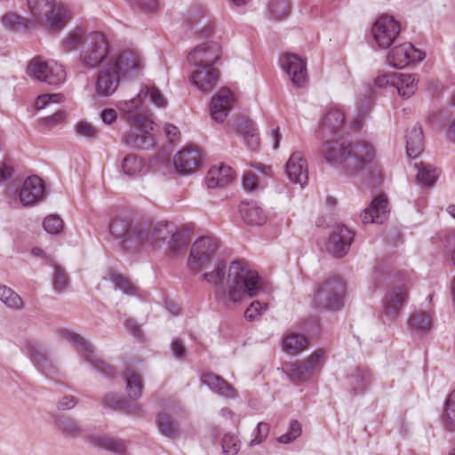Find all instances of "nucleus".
Segmentation results:
<instances>
[{"label": "nucleus", "mask_w": 455, "mask_h": 455, "mask_svg": "<svg viewBox=\"0 0 455 455\" xmlns=\"http://www.w3.org/2000/svg\"><path fill=\"white\" fill-rule=\"evenodd\" d=\"M321 154L326 162L339 164L347 175L364 171L375 155L371 146L364 142L327 140L322 144Z\"/></svg>", "instance_id": "nucleus-1"}, {"label": "nucleus", "mask_w": 455, "mask_h": 455, "mask_svg": "<svg viewBox=\"0 0 455 455\" xmlns=\"http://www.w3.org/2000/svg\"><path fill=\"white\" fill-rule=\"evenodd\" d=\"M226 281L227 287L220 286L217 298L228 308L241 304L245 297H256L262 291L258 272L251 269L242 260L231 262Z\"/></svg>", "instance_id": "nucleus-2"}, {"label": "nucleus", "mask_w": 455, "mask_h": 455, "mask_svg": "<svg viewBox=\"0 0 455 455\" xmlns=\"http://www.w3.org/2000/svg\"><path fill=\"white\" fill-rule=\"evenodd\" d=\"M123 118L140 133L131 130L122 139L123 143L135 149H149L155 146V139L150 133L154 122L150 118L148 106H142L140 99L123 100L117 104Z\"/></svg>", "instance_id": "nucleus-3"}, {"label": "nucleus", "mask_w": 455, "mask_h": 455, "mask_svg": "<svg viewBox=\"0 0 455 455\" xmlns=\"http://www.w3.org/2000/svg\"><path fill=\"white\" fill-rule=\"evenodd\" d=\"M137 236L140 246L149 245L154 250H163L171 257L182 255L187 251L188 241L184 234L178 231L172 222L159 221L153 228L141 224Z\"/></svg>", "instance_id": "nucleus-4"}, {"label": "nucleus", "mask_w": 455, "mask_h": 455, "mask_svg": "<svg viewBox=\"0 0 455 455\" xmlns=\"http://www.w3.org/2000/svg\"><path fill=\"white\" fill-rule=\"evenodd\" d=\"M31 20L35 25L45 22L48 30L60 31L70 20L69 10L54 0H27Z\"/></svg>", "instance_id": "nucleus-5"}, {"label": "nucleus", "mask_w": 455, "mask_h": 455, "mask_svg": "<svg viewBox=\"0 0 455 455\" xmlns=\"http://www.w3.org/2000/svg\"><path fill=\"white\" fill-rule=\"evenodd\" d=\"M345 283L339 278H330L319 283L312 300V307L319 311H338L344 306Z\"/></svg>", "instance_id": "nucleus-6"}, {"label": "nucleus", "mask_w": 455, "mask_h": 455, "mask_svg": "<svg viewBox=\"0 0 455 455\" xmlns=\"http://www.w3.org/2000/svg\"><path fill=\"white\" fill-rule=\"evenodd\" d=\"M109 52L110 44L107 36L101 32L93 31L88 34L79 60L85 68L95 69L107 60Z\"/></svg>", "instance_id": "nucleus-7"}, {"label": "nucleus", "mask_w": 455, "mask_h": 455, "mask_svg": "<svg viewBox=\"0 0 455 455\" xmlns=\"http://www.w3.org/2000/svg\"><path fill=\"white\" fill-rule=\"evenodd\" d=\"M219 247L220 241L215 236L205 235L196 240L188 256L189 269L199 272L206 267L214 259Z\"/></svg>", "instance_id": "nucleus-8"}, {"label": "nucleus", "mask_w": 455, "mask_h": 455, "mask_svg": "<svg viewBox=\"0 0 455 455\" xmlns=\"http://www.w3.org/2000/svg\"><path fill=\"white\" fill-rule=\"evenodd\" d=\"M409 299V290L404 284H394L387 288L381 299L383 322L396 321Z\"/></svg>", "instance_id": "nucleus-9"}, {"label": "nucleus", "mask_w": 455, "mask_h": 455, "mask_svg": "<svg viewBox=\"0 0 455 455\" xmlns=\"http://www.w3.org/2000/svg\"><path fill=\"white\" fill-rule=\"evenodd\" d=\"M60 336L94 370H109L108 364L97 354L94 346L85 338L67 329L60 331Z\"/></svg>", "instance_id": "nucleus-10"}, {"label": "nucleus", "mask_w": 455, "mask_h": 455, "mask_svg": "<svg viewBox=\"0 0 455 455\" xmlns=\"http://www.w3.org/2000/svg\"><path fill=\"white\" fill-rule=\"evenodd\" d=\"M28 74L50 85L60 84L66 79V71L61 64L55 60H44L41 57H36L31 60Z\"/></svg>", "instance_id": "nucleus-11"}, {"label": "nucleus", "mask_w": 455, "mask_h": 455, "mask_svg": "<svg viewBox=\"0 0 455 455\" xmlns=\"http://www.w3.org/2000/svg\"><path fill=\"white\" fill-rule=\"evenodd\" d=\"M400 33V24L392 16L382 15L371 27L372 38L380 49H387Z\"/></svg>", "instance_id": "nucleus-12"}, {"label": "nucleus", "mask_w": 455, "mask_h": 455, "mask_svg": "<svg viewBox=\"0 0 455 455\" xmlns=\"http://www.w3.org/2000/svg\"><path fill=\"white\" fill-rule=\"evenodd\" d=\"M140 226L141 224L132 225L129 220L117 217L111 221L108 229L124 250H130L140 246L136 238L140 236Z\"/></svg>", "instance_id": "nucleus-13"}, {"label": "nucleus", "mask_w": 455, "mask_h": 455, "mask_svg": "<svg viewBox=\"0 0 455 455\" xmlns=\"http://www.w3.org/2000/svg\"><path fill=\"white\" fill-rule=\"evenodd\" d=\"M355 233L345 225H337L331 229L325 248L335 258L346 256L354 241Z\"/></svg>", "instance_id": "nucleus-14"}, {"label": "nucleus", "mask_w": 455, "mask_h": 455, "mask_svg": "<svg viewBox=\"0 0 455 455\" xmlns=\"http://www.w3.org/2000/svg\"><path fill=\"white\" fill-rule=\"evenodd\" d=\"M282 68L288 75L292 86L304 88L308 83L307 60L297 54L286 53L281 59Z\"/></svg>", "instance_id": "nucleus-15"}, {"label": "nucleus", "mask_w": 455, "mask_h": 455, "mask_svg": "<svg viewBox=\"0 0 455 455\" xmlns=\"http://www.w3.org/2000/svg\"><path fill=\"white\" fill-rule=\"evenodd\" d=\"M425 53L414 47L411 43L405 42L392 48L387 56V63L397 69L422 60Z\"/></svg>", "instance_id": "nucleus-16"}, {"label": "nucleus", "mask_w": 455, "mask_h": 455, "mask_svg": "<svg viewBox=\"0 0 455 455\" xmlns=\"http://www.w3.org/2000/svg\"><path fill=\"white\" fill-rule=\"evenodd\" d=\"M221 56V46L218 42L207 41L198 44L188 55V60L196 67L210 68Z\"/></svg>", "instance_id": "nucleus-17"}, {"label": "nucleus", "mask_w": 455, "mask_h": 455, "mask_svg": "<svg viewBox=\"0 0 455 455\" xmlns=\"http://www.w3.org/2000/svg\"><path fill=\"white\" fill-rule=\"evenodd\" d=\"M120 76L117 69L108 61L97 74L95 82L97 94L101 97L112 95L119 86Z\"/></svg>", "instance_id": "nucleus-18"}, {"label": "nucleus", "mask_w": 455, "mask_h": 455, "mask_svg": "<svg viewBox=\"0 0 455 455\" xmlns=\"http://www.w3.org/2000/svg\"><path fill=\"white\" fill-rule=\"evenodd\" d=\"M19 196L20 203L24 206H30L42 202L45 197L44 180L36 175L27 178Z\"/></svg>", "instance_id": "nucleus-19"}, {"label": "nucleus", "mask_w": 455, "mask_h": 455, "mask_svg": "<svg viewBox=\"0 0 455 455\" xmlns=\"http://www.w3.org/2000/svg\"><path fill=\"white\" fill-rule=\"evenodd\" d=\"M235 102L234 93L227 87L221 88L210 104L211 116L218 123H223Z\"/></svg>", "instance_id": "nucleus-20"}, {"label": "nucleus", "mask_w": 455, "mask_h": 455, "mask_svg": "<svg viewBox=\"0 0 455 455\" xmlns=\"http://www.w3.org/2000/svg\"><path fill=\"white\" fill-rule=\"evenodd\" d=\"M389 213L388 201L385 195L380 194L372 199L368 208L361 213L363 223L382 224Z\"/></svg>", "instance_id": "nucleus-21"}, {"label": "nucleus", "mask_w": 455, "mask_h": 455, "mask_svg": "<svg viewBox=\"0 0 455 455\" xmlns=\"http://www.w3.org/2000/svg\"><path fill=\"white\" fill-rule=\"evenodd\" d=\"M200 163V153L195 148H184L179 151L173 158L176 172L182 175L194 173L197 170Z\"/></svg>", "instance_id": "nucleus-22"}, {"label": "nucleus", "mask_w": 455, "mask_h": 455, "mask_svg": "<svg viewBox=\"0 0 455 455\" xmlns=\"http://www.w3.org/2000/svg\"><path fill=\"white\" fill-rule=\"evenodd\" d=\"M286 173L294 184L303 187L307 182V164L302 153L293 152L286 163Z\"/></svg>", "instance_id": "nucleus-23"}, {"label": "nucleus", "mask_w": 455, "mask_h": 455, "mask_svg": "<svg viewBox=\"0 0 455 455\" xmlns=\"http://www.w3.org/2000/svg\"><path fill=\"white\" fill-rule=\"evenodd\" d=\"M119 75L131 76L142 68L141 58L132 52H123L109 60Z\"/></svg>", "instance_id": "nucleus-24"}, {"label": "nucleus", "mask_w": 455, "mask_h": 455, "mask_svg": "<svg viewBox=\"0 0 455 455\" xmlns=\"http://www.w3.org/2000/svg\"><path fill=\"white\" fill-rule=\"evenodd\" d=\"M201 68L192 74L191 81L199 91L208 93L215 87L219 79V72L213 67Z\"/></svg>", "instance_id": "nucleus-25"}, {"label": "nucleus", "mask_w": 455, "mask_h": 455, "mask_svg": "<svg viewBox=\"0 0 455 455\" xmlns=\"http://www.w3.org/2000/svg\"><path fill=\"white\" fill-rule=\"evenodd\" d=\"M235 179V172L229 166L221 164L212 167L207 173L205 182L209 188H224Z\"/></svg>", "instance_id": "nucleus-26"}, {"label": "nucleus", "mask_w": 455, "mask_h": 455, "mask_svg": "<svg viewBox=\"0 0 455 455\" xmlns=\"http://www.w3.org/2000/svg\"><path fill=\"white\" fill-rule=\"evenodd\" d=\"M345 119V114L341 107L331 104L325 108L323 117L322 118L319 127L323 132L329 131L331 132L339 129Z\"/></svg>", "instance_id": "nucleus-27"}, {"label": "nucleus", "mask_w": 455, "mask_h": 455, "mask_svg": "<svg viewBox=\"0 0 455 455\" xmlns=\"http://www.w3.org/2000/svg\"><path fill=\"white\" fill-rule=\"evenodd\" d=\"M102 407L105 410L117 411L126 414H136L140 411L138 405L115 393H109L104 396Z\"/></svg>", "instance_id": "nucleus-28"}, {"label": "nucleus", "mask_w": 455, "mask_h": 455, "mask_svg": "<svg viewBox=\"0 0 455 455\" xmlns=\"http://www.w3.org/2000/svg\"><path fill=\"white\" fill-rule=\"evenodd\" d=\"M371 382V371H351L346 377V386L354 395H364Z\"/></svg>", "instance_id": "nucleus-29"}, {"label": "nucleus", "mask_w": 455, "mask_h": 455, "mask_svg": "<svg viewBox=\"0 0 455 455\" xmlns=\"http://www.w3.org/2000/svg\"><path fill=\"white\" fill-rule=\"evenodd\" d=\"M424 149L423 132L420 126L414 125L406 135V152L410 158L418 157Z\"/></svg>", "instance_id": "nucleus-30"}, {"label": "nucleus", "mask_w": 455, "mask_h": 455, "mask_svg": "<svg viewBox=\"0 0 455 455\" xmlns=\"http://www.w3.org/2000/svg\"><path fill=\"white\" fill-rule=\"evenodd\" d=\"M89 33L86 32L81 27H76L65 36L61 43V49L65 52H71L83 47L87 36Z\"/></svg>", "instance_id": "nucleus-31"}, {"label": "nucleus", "mask_w": 455, "mask_h": 455, "mask_svg": "<svg viewBox=\"0 0 455 455\" xmlns=\"http://www.w3.org/2000/svg\"><path fill=\"white\" fill-rule=\"evenodd\" d=\"M407 326L412 333L423 335L431 329V318L426 312L415 311L410 315Z\"/></svg>", "instance_id": "nucleus-32"}, {"label": "nucleus", "mask_w": 455, "mask_h": 455, "mask_svg": "<svg viewBox=\"0 0 455 455\" xmlns=\"http://www.w3.org/2000/svg\"><path fill=\"white\" fill-rule=\"evenodd\" d=\"M201 381L212 391L223 396H227L228 393L234 392V388L226 380L215 375L212 371H206V373L203 374Z\"/></svg>", "instance_id": "nucleus-33"}, {"label": "nucleus", "mask_w": 455, "mask_h": 455, "mask_svg": "<svg viewBox=\"0 0 455 455\" xmlns=\"http://www.w3.org/2000/svg\"><path fill=\"white\" fill-rule=\"evenodd\" d=\"M138 371H121V379L125 382L128 396L137 400L142 395L143 382Z\"/></svg>", "instance_id": "nucleus-34"}, {"label": "nucleus", "mask_w": 455, "mask_h": 455, "mask_svg": "<svg viewBox=\"0 0 455 455\" xmlns=\"http://www.w3.org/2000/svg\"><path fill=\"white\" fill-rule=\"evenodd\" d=\"M240 212L244 222L248 225L260 226L264 224L267 220L264 211L253 204H243L240 207Z\"/></svg>", "instance_id": "nucleus-35"}, {"label": "nucleus", "mask_w": 455, "mask_h": 455, "mask_svg": "<svg viewBox=\"0 0 455 455\" xmlns=\"http://www.w3.org/2000/svg\"><path fill=\"white\" fill-rule=\"evenodd\" d=\"M418 169L417 181L425 188L432 187L437 180L440 171L429 164L420 162L415 164Z\"/></svg>", "instance_id": "nucleus-36"}, {"label": "nucleus", "mask_w": 455, "mask_h": 455, "mask_svg": "<svg viewBox=\"0 0 455 455\" xmlns=\"http://www.w3.org/2000/svg\"><path fill=\"white\" fill-rule=\"evenodd\" d=\"M307 347V339L298 333L286 334L283 338V350L291 355H296L304 351Z\"/></svg>", "instance_id": "nucleus-37"}, {"label": "nucleus", "mask_w": 455, "mask_h": 455, "mask_svg": "<svg viewBox=\"0 0 455 455\" xmlns=\"http://www.w3.org/2000/svg\"><path fill=\"white\" fill-rule=\"evenodd\" d=\"M237 130L251 150H256L259 146L258 130L252 122L243 121L238 124Z\"/></svg>", "instance_id": "nucleus-38"}, {"label": "nucleus", "mask_w": 455, "mask_h": 455, "mask_svg": "<svg viewBox=\"0 0 455 455\" xmlns=\"http://www.w3.org/2000/svg\"><path fill=\"white\" fill-rule=\"evenodd\" d=\"M90 442L93 446L116 455H122L125 452V448L119 440L107 436L92 435L90 437Z\"/></svg>", "instance_id": "nucleus-39"}, {"label": "nucleus", "mask_w": 455, "mask_h": 455, "mask_svg": "<svg viewBox=\"0 0 455 455\" xmlns=\"http://www.w3.org/2000/svg\"><path fill=\"white\" fill-rule=\"evenodd\" d=\"M416 82V75L399 74L395 83V87L403 98L408 99L413 95L417 90Z\"/></svg>", "instance_id": "nucleus-40"}, {"label": "nucleus", "mask_w": 455, "mask_h": 455, "mask_svg": "<svg viewBox=\"0 0 455 455\" xmlns=\"http://www.w3.org/2000/svg\"><path fill=\"white\" fill-rule=\"evenodd\" d=\"M142 97L149 98V101L158 108H165L167 101L161 92L155 86L142 85L140 92L132 100L140 99L142 106H146L142 101Z\"/></svg>", "instance_id": "nucleus-41"}, {"label": "nucleus", "mask_w": 455, "mask_h": 455, "mask_svg": "<svg viewBox=\"0 0 455 455\" xmlns=\"http://www.w3.org/2000/svg\"><path fill=\"white\" fill-rule=\"evenodd\" d=\"M442 421L446 430L455 431V390L451 391L445 399Z\"/></svg>", "instance_id": "nucleus-42"}, {"label": "nucleus", "mask_w": 455, "mask_h": 455, "mask_svg": "<svg viewBox=\"0 0 455 455\" xmlns=\"http://www.w3.org/2000/svg\"><path fill=\"white\" fill-rule=\"evenodd\" d=\"M156 426L161 435L174 437L179 434V426L170 415L165 412H159L156 416Z\"/></svg>", "instance_id": "nucleus-43"}, {"label": "nucleus", "mask_w": 455, "mask_h": 455, "mask_svg": "<svg viewBox=\"0 0 455 455\" xmlns=\"http://www.w3.org/2000/svg\"><path fill=\"white\" fill-rule=\"evenodd\" d=\"M145 167V162L142 158L134 154L127 155L122 162V169L129 177L140 175Z\"/></svg>", "instance_id": "nucleus-44"}, {"label": "nucleus", "mask_w": 455, "mask_h": 455, "mask_svg": "<svg viewBox=\"0 0 455 455\" xmlns=\"http://www.w3.org/2000/svg\"><path fill=\"white\" fill-rule=\"evenodd\" d=\"M267 11L269 19L282 20L290 14L291 5L288 0H269Z\"/></svg>", "instance_id": "nucleus-45"}, {"label": "nucleus", "mask_w": 455, "mask_h": 455, "mask_svg": "<svg viewBox=\"0 0 455 455\" xmlns=\"http://www.w3.org/2000/svg\"><path fill=\"white\" fill-rule=\"evenodd\" d=\"M2 23L12 30H23L35 24L30 19L24 18L15 12H7L2 17Z\"/></svg>", "instance_id": "nucleus-46"}, {"label": "nucleus", "mask_w": 455, "mask_h": 455, "mask_svg": "<svg viewBox=\"0 0 455 455\" xmlns=\"http://www.w3.org/2000/svg\"><path fill=\"white\" fill-rule=\"evenodd\" d=\"M226 274V263L223 260H218L214 265V269L212 272L203 274V280L207 281L209 283L218 287L216 294L220 291Z\"/></svg>", "instance_id": "nucleus-47"}, {"label": "nucleus", "mask_w": 455, "mask_h": 455, "mask_svg": "<svg viewBox=\"0 0 455 455\" xmlns=\"http://www.w3.org/2000/svg\"><path fill=\"white\" fill-rule=\"evenodd\" d=\"M0 300L8 307L18 310L23 307L20 296L6 285L0 284Z\"/></svg>", "instance_id": "nucleus-48"}, {"label": "nucleus", "mask_w": 455, "mask_h": 455, "mask_svg": "<svg viewBox=\"0 0 455 455\" xmlns=\"http://www.w3.org/2000/svg\"><path fill=\"white\" fill-rule=\"evenodd\" d=\"M109 280L114 283L116 289L121 290L127 295H137L138 288L125 276L115 271L109 272Z\"/></svg>", "instance_id": "nucleus-49"}, {"label": "nucleus", "mask_w": 455, "mask_h": 455, "mask_svg": "<svg viewBox=\"0 0 455 455\" xmlns=\"http://www.w3.org/2000/svg\"><path fill=\"white\" fill-rule=\"evenodd\" d=\"M302 434V426L297 419H291L288 430L277 437V442L283 444H289L299 437Z\"/></svg>", "instance_id": "nucleus-50"}, {"label": "nucleus", "mask_w": 455, "mask_h": 455, "mask_svg": "<svg viewBox=\"0 0 455 455\" xmlns=\"http://www.w3.org/2000/svg\"><path fill=\"white\" fill-rule=\"evenodd\" d=\"M56 424L66 436L76 437L81 432L78 424L70 418L59 417L56 419Z\"/></svg>", "instance_id": "nucleus-51"}, {"label": "nucleus", "mask_w": 455, "mask_h": 455, "mask_svg": "<svg viewBox=\"0 0 455 455\" xmlns=\"http://www.w3.org/2000/svg\"><path fill=\"white\" fill-rule=\"evenodd\" d=\"M52 285L56 292L65 291L69 285V278L65 269L60 266H54Z\"/></svg>", "instance_id": "nucleus-52"}, {"label": "nucleus", "mask_w": 455, "mask_h": 455, "mask_svg": "<svg viewBox=\"0 0 455 455\" xmlns=\"http://www.w3.org/2000/svg\"><path fill=\"white\" fill-rule=\"evenodd\" d=\"M325 363L324 352L321 349L314 351L303 362L299 370H318L323 367Z\"/></svg>", "instance_id": "nucleus-53"}, {"label": "nucleus", "mask_w": 455, "mask_h": 455, "mask_svg": "<svg viewBox=\"0 0 455 455\" xmlns=\"http://www.w3.org/2000/svg\"><path fill=\"white\" fill-rule=\"evenodd\" d=\"M75 130L77 136L84 137L87 140H94L100 133L99 129L85 121H79L75 125Z\"/></svg>", "instance_id": "nucleus-54"}, {"label": "nucleus", "mask_w": 455, "mask_h": 455, "mask_svg": "<svg viewBox=\"0 0 455 455\" xmlns=\"http://www.w3.org/2000/svg\"><path fill=\"white\" fill-rule=\"evenodd\" d=\"M221 447L225 455H236L239 451L240 444L236 436L226 434L221 439Z\"/></svg>", "instance_id": "nucleus-55"}, {"label": "nucleus", "mask_w": 455, "mask_h": 455, "mask_svg": "<svg viewBox=\"0 0 455 455\" xmlns=\"http://www.w3.org/2000/svg\"><path fill=\"white\" fill-rule=\"evenodd\" d=\"M44 230L51 235H57L62 231L63 220L58 215H49L43 222Z\"/></svg>", "instance_id": "nucleus-56"}, {"label": "nucleus", "mask_w": 455, "mask_h": 455, "mask_svg": "<svg viewBox=\"0 0 455 455\" xmlns=\"http://www.w3.org/2000/svg\"><path fill=\"white\" fill-rule=\"evenodd\" d=\"M267 308V303H261L259 300H254L251 303V305L246 308L244 312V318L252 322L259 318L264 311Z\"/></svg>", "instance_id": "nucleus-57"}, {"label": "nucleus", "mask_w": 455, "mask_h": 455, "mask_svg": "<svg viewBox=\"0 0 455 455\" xmlns=\"http://www.w3.org/2000/svg\"><path fill=\"white\" fill-rule=\"evenodd\" d=\"M130 5L143 12H156L160 9L158 0H127Z\"/></svg>", "instance_id": "nucleus-58"}, {"label": "nucleus", "mask_w": 455, "mask_h": 455, "mask_svg": "<svg viewBox=\"0 0 455 455\" xmlns=\"http://www.w3.org/2000/svg\"><path fill=\"white\" fill-rule=\"evenodd\" d=\"M270 426L267 422H259L253 431V438L250 441L251 446H256L263 443L269 433Z\"/></svg>", "instance_id": "nucleus-59"}, {"label": "nucleus", "mask_w": 455, "mask_h": 455, "mask_svg": "<svg viewBox=\"0 0 455 455\" xmlns=\"http://www.w3.org/2000/svg\"><path fill=\"white\" fill-rule=\"evenodd\" d=\"M65 97L60 93L43 94L36 99V105L39 109L44 108L51 102H61Z\"/></svg>", "instance_id": "nucleus-60"}, {"label": "nucleus", "mask_w": 455, "mask_h": 455, "mask_svg": "<svg viewBox=\"0 0 455 455\" xmlns=\"http://www.w3.org/2000/svg\"><path fill=\"white\" fill-rule=\"evenodd\" d=\"M283 377L296 386H301L313 371H282Z\"/></svg>", "instance_id": "nucleus-61"}, {"label": "nucleus", "mask_w": 455, "mask_h": 455, "mask_svg": "<svg viewBox=\"0 0 455 455\" xmlns=\"http://www.w3.org/2000/svg\"><path fill=\"white\" fill-rule=\"evenodd\" d=\"M77 403L78 400L76 396L71 395H64L58 401L56 408L59 411H69L75 408Z\"/></svg>", "instance_id": "nucleus-62"}, {"label": "nucleus", "mask_w": 455, "mask_h": 455, "mask_svg": "<svg viewBox=\"0 0 455 455\" xmlns=\"http://www.w3.org/2000/svg\"><path fill=\"white\" fill-rule=\"evenodd\" d=\"M67 117L66 112L58 110L53 115L48 116L43 119L44 124L49 127H53L65 122Z\"/></svg>", "instance_id": "nucleus-63"}, {"label": "nucleus", "mask_w": 455, "mask_h": 455, "mask_svg": "<svg viewBox=\"0 0 455 455\" xmlns=\"http://www.w3.org/2000/svg\"><path fill=\"white\" fill-rule=\"evenodd\" d=\"M243 188L248 191H254L258 188V179L251 172H245L243 176Z\"/></svg>", "instance_id": "nucleus-64"}]
</instances>
